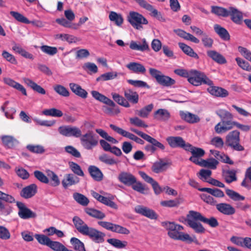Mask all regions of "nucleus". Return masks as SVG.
Returning a JSON list of instances; mask_svg holds the SVG:
<instances>
[{"label":"nucleus","instance_id":"f257e3e1","mask_svg":"<svg viewBox=\"0 0 251 251\" xmlns=\"http://www.w3.org/2000/svg\"><path fill=\"white\" fill-rule=\"evenodd\" d=\"M186 221L188 225L198 233H203L205 232V229L202 225L198 222L206 224L212 227H215L219 225V223L215 218L211 217L207 218L201 213L193 210L189 212L187 215Z\"/></svg>","mask_w":251,"mask_h":251},{"label":"nucleus","instance_id":"f03ea898","mask_svg":"<svg viewBox=\"0 0 251 251\" xmlns=\"http://www.w3.org/2000/svg\"><path fill=\"white\" fill-rule=\"evenodd\" d=\"M73 222L75 228L81 234L88 236L96 243H102L104 241V233L92 227L89 226L78 216H75Z\"/></svg>","mask_w":251,"mask_h":251},{"label":"nucleus","instance_id":"7ed1b4c3","mask_svg":"<svg viewBox=\"0 0 251 251\" xmlns=\"http://www.w3.org/2000/svg\"><path fill=\"white\" fill-rule=\"evenodd\" d=\"M162 225L168 230V235L171 238L182 241H192L188 234L180 232L184 229L182 226L170 222H163Z\"/></svg>","mask_w":251,"mask_h":251},{"label":"nucleus","instance_id":"20e7f679","mask_svg":"<svg viewBox=\"0 0 251 251\" xmlns=\"http://www.w3.org/2000/svg\"><path fill=\"white\" fill-rule=\"evenodd\" d=\"M118 179L120 182L125 185L131 186L132 188L141 194H145L146 188L140 181H137L136 177L129 172L123 171L118 175Z\"/></svg>","mask_w":251,"mask_h":251},{"label":"nucleus","instance_id":"39448f33","mask_svg":"<svg viewBox=\"0 0 251 251\" xmlns=\"http://www.w3.org/2000/svg\"><path fill=\"white\" fill-rule=\"evenodd\" d=\"M130 130L151 144L145 146V149L147 151L153 153L156 150V148L162 150L165 149V146L161 143L151 136L134 128H130Z\"/></svg>","mask_w":251,"mask_h":251},{"label":"nucleus","instance_id":"423d86ee","mask_svg":"<svg viewBox=\"0 0 251 251\" xmlns=\"http://www.w3.org/2000/svg\"><path fill=\"white\" fill-rule=\"evenodd\" d=\"M188 81L190 83L196 86L201 85L202 84L209 86L213 84V81L204 73L195 70L190 71V75Z\"/></svg>","mask_w":251,"mask_h":251},{"label":"nucleus","instance_id":"0eeeda50","mask_svg":"<svg viewBox=\"0 0 251 251\" xmlns=\"http://www.w3.org/2000/svg\"><path fill=\"white\" fill-rule=\"evenodd\" d=\"M128 22L136 29L141 30L143 25L148 24L147 19L142 14L134 11H130L127 17Z\"/></svg>","mask_w":251,"mask_h":251},{"label":"nucleus","instance_id":"6e6552de","mask_svg":"<svg viewBox=\"0 0 251 251\" xmlns=\"http://www.w3.org/2000/svg\"><path fill=\"white\" fill-rule=\"evenodd\" d=\"M80 143L83 147L88 150H92L98 144V139L92 131H89L79 136Z\"/></svg>","mask_w":251,"mask_h":251},{"label":"nucleus","instance_id":"1a4fd4ad","mask_svg":"<svg viewBox=\"0 0 251 251\" xmlns=\"http://www.w3.org/2000/svg\"><path fill=\"white\" fill-rule=\"evenodd\" d=\"M226 144L237 151H242L244 148L240 144V132L237 130L230 132L226 138Z\"/></svg>","mask_w":251,"mask_h":251},{"label":"nucleus","instance_id":"9d476101","mask_svg":"<svg viewBox=\"0 0 251 251\" xmlns=\"http://www.w3.org/2000/svg\"><path fill=\"white\" fill-rule=\"evenodd\" d=\"M150 75L155 78L157 82L164 86H170L175 83V80L168 76L163 75L162 73L153 68L149 69Z\"/></svg>","mask_w":251,"mask_h":251},{"label":"nucleus","instance_id":"9b49d317","mask_svg":"<svg viewBox=\"0 0 251 251\" xmlns=\"http://www.w3.org/2000/svg\"><path fill=\"white\" fill-rule=\"evenodd\" d=\"M186 151L191 152L192 155L189 158V160L197 165L200 164V158L205 154V151L199 148L195 147L189 143H187Z\"/></svg>","mask_w":251,"mask_h":251},{"label":"nucleus","instance_id":"f8f14e48","mask_svg":"<svg viewBox=\"0 0 251 251\" xmlns=\"http://www.w3.org/2000/svg\"><path fill=\"white\" fill-rule=\"evenodd\" d=\"M59 133L66 137L79 138L81 135V130L76 126H64L58 128Z\"/></svg>","mask_w":251,"mask_h":251},{"label":"nucleus","instance_id":"ddd939ff","mask_svg":"<svg viewBox=\"0 0 251 251\" xmlns=\"http://www.w3.org/2000/svg\"><path fill=\"white\" fill-rule=\"evenodd\" d=\"M16 205L19 209L18 215L21 218L28 219L36 217V214L28 208L24 203L17 201Z\"/></svg>","mask_w":251,"mask_h":251},{"label":"nucleus","instance_id":"4468645a","mask_svg":"<svg viewBox=\"0 0 251 251\" xmlns=\"http://www.w3.org/2000/svg\"><path fill=\"white\" fill-rule=\"evenodd\" d=\"M166 141L171 148H181L186 150L187 144L181 137L169 136L166 138Z\"/></svg>","mask_w":251,"mask_h":251},{"label":"nucleus","instance_id":"2eb2a0df","mask_svg":"<svg viewBox=\"0 0 251 251\" xmlns=\"http://www.w3.org/2000/svg\"><path fill=\"white\" fill-rule=\"evenodd\" d=\"M228 16H230L231 21L237 25H240L243 22V13L237 8L229 7L228 9Z\"/></svg>","mask_w":251,"mask_h":251},{"label":"nucleus","instance_id":"dca6fc26","mask_svg":"<svg viewBox=\"0 0 251 251\" xmlns=\"http://www.w3.org/2000/svg\"><path fill=\"white\" fill-rule=\"evenodd\" d=\"M139 174L145 181L151 185L155 194L158 195L162 192V188L159 186L158 183L152 177L149 176L144 172L140 171L139 172Z\"/></svg>","mask_w":251,"mask_h":251},{"label":"nucleus","instance_id":"f3484780","mask_svg":"<svg viewBox=\"0 0 251 251\" xmlns=\"http://www.w3.org/2000/svg\"><path fill=\"white\" fill-rule=\"evenodd\" d=\"M233 121L231 120L221 121L215 126V132L218 134L225 133L233 128Z\"/></svg>","mask_w":251,"mask_h":251},{"label":"nucleus","instance_id":"a211bd4d","mask_svg":"<svg viewBox=\"0 0 251 251\" xmlns=\"http://www.w3.org/2000/svg\"><path fill=\"white\" fill-rule=\"evenodd\" d=\"M134 210L137 213L141 214L151 219H156L157 218V215L155 212L147 207L137 205L135 207Z\"/></svg>","mask_w":251,"mask_h":251},{"label":"nucleus","instance_id":"6ab92c4d","mask_svg":"<svg viewBox=\"0 0 251 251\" xmlns=\"http://www.w3.org/2000/svg\"><path fill=\"white\" fill-rule=\"evenodd\" d=\"M37 185L35 184H31L24 188L20 193V195L25 199H29L34 196L37 193Z\"/></svg>","mask_w":251,"mask_h":251},{"label":"nucleus","instance_id":"aec40b11","mask_svg":"<svg viewBox=\"0 0 251 251\" xmlns=\"http://www.w3.org/2000/svg\"><path fill=\"white\" fill-rule=\"evenodd\" d=\"M217 209L221 213L226 215H231L235 213V208L230 204L220 203L216 205Z\"/></svg>","mask_w":251,"mask_h":251},{"label":"nucleus","instance_id":"412c9836","mask_svg":"<svg viewBox=\"0 0 251 251\" xmlns=\"http://www.w3.org/2000/svg\"><path fill=\"white\" fill-rule=\"evenodd\" d=\"M91 93L92 97L95 100L112 107L115 106V103L111 100L99 92L94 90L92 91Z\"/></svg>","mask_w":251,"mask_h":251},{"label":"nucleus","instance_id":"4be33fe9","mask_svg":"<svg viewBox=\"0 0 251 251\" xmlns=\"http://www.w3.org/2000/svg\"><path fill=\"white\" fill-rule=\"evenodd\" d=\"M126 67L132 72L137 74H144L146 72L145 67L142 64L137 62H130L126 65Z\"/></svg>","mask_w":251,"mask_h":251},{"label":"nucleus","instance_id":"5701e85b","mask_svg":"<svg viewBox=\"0 0 251 251\" xmlns=\"http://www.w3.org/2000/svg\"><path fill=\"white\" fill-rule=\"evenodd\" d=\"M169 163L162 159L155 162L152 167L151 170L155 173L158 174L165 171L168 168Z\"/></svg>","mask_w":251,"mask_h":251},{"label":"nucleus","instance_id":"b1692460","mask_svg":"<svg viewBox=\"0 0 251 251\" xmlns=\"http://www.w3.org/2000/svg\"><path fill=\"white\" fill-rule=\"evenodd\" d=\"M206 53L209 57L218 64H224L226 63L225 57L215 50H209L207 51Z\"/></svg>","mask_w":251,"mask_h":251},{"label":"nucleus","instance_id":"393cba45","mask_svg":"<svg viewBox=\"0 0 251 251\" xmlns=\"http://www.w3.org/2000/svg\"><path fill=\"white\" fill-rule=\"evenodd\" d=\"M207 91L212 95L218 97H226L228 95V91L222 88L212 85L207 89Z\"/></svg>","mask_w":251,"mask_h":251},{"label":"nucleus","instance_id":"a878e982","mask_svg":"<svg viewBox=\"0 0 251 251\" xmlns=\"http://www.w3.org/2000/svg\"><path fill=\"white\" fill-rule=\"evenodd\" d=\"M3 82L6 85L13 87L19 91L21 92V93L25 96L27 95L26 91L24 87L22 85L19 83H18L14 81L13 79L9 78V77H5L3 78Z\"/></svg>","mask_w":251,"mask_h":251},{"label":"nucleus","instance_id":"bb28decb","mask_svg":"<svg viewBox=\"0 0 251 251\" xmlns=\"http://www.w3.org/2000/svg\"><path fill=\"white\" fill-rule=\"evenodd\" d=\"M129 47L131 50L142 51L149 50V45L145 38L142 39L141 41V43L139 44H138L134 41H131L130 43Z\"/></svg>","mask_w":251,"mask_h":251},{"label":"nucleus","instance_id":"cd10ccee","mask_svg":"<svg viewBox=\"0 0 251 251\" xmlns=\"http://www.w3.org/2000/svg\"><path fill=\"white\" fill-rule=\"evenodd\" d=\"M79 178L73 174H67L62 181V185L65 188L75 185L78 183Z\"/></svg>","mask_w":251,"mask_h":251},{"label":"nucleus","instance_id":"c85d7f7f","mask_svg":"<svg viewBox=\"0 0 251 251\" xmlns=\"http://www.w3.org/2000/svg\"><path fill=\"white\" fill-rule=\"evenodd\" d=\"M180 117L182 119L190 124L197 123L200 121L199 117L189 112H180Z\"/></svg>","mask_w":251,"mask_h":251},{"label":"nucleus","instance_id":"c756f323","mask_svg":"<svg viewBox=\"0 0 251 251\" xmlns=\"http://www.w3.org/2000/svg\"><path fill=\"white\" fill-rule=\"evenodd\" d=\"M69 86L71 91L76 95L83 99H85L87 97L88 93L87 91L82 89L78 84L74 83H70Z\"/></svg>","mask_w":251,"mask_h":251},{"label":"nucleus","instance_id":"7c9ffc66","mask_svg":"<svg viewBox=\"0 0 251 251\" xmlns=\"http://www.w3.org/2000/svg\"><path fill=\"white\" fill-rule=\"evenodd\" d=\"M88 172L91 177L97 181L102 180L103 175L100 169L95 166H90L88 168Z\"/></svg>","mask_w":251,"mask_h":251},{"label":"nucleus","instance_id":"2f4dec72","mask_svg":"<svg viewBox=\"0 0 251 251\" xmlns=\"http://www.w3.org/2000/svg\"><path fill=\"white\" fill-rule=\"evenodd\" d=\"M23 81L25 84L31 88L33 91L42 95H45L46 94L45 90L31 79L25 77L23 78Z\"/></svg>","mask_w":251,"mask_h":251},{"label":"nucleus","instance_id":"473e14b6","mask_svg":"<svg viewBox=\"0 0 251 251\" xmlns=\"http://www.w3.org/2000/svg\"><path fill=\"white\" fill-rule=\"evenodd\" d=\"M174 31L179 37L184 38L185 40L190 41L194 43L199 44L200 40L193 36V35L187 33L183 30L180 29H175Z\"/></svg>","mask_w":251,"mask_h":251},{"label":"nucleus","instance_id":"72a5a7b5","mask_svg":"<svg viewBox=\"0 0 251 251\" xmlns=\"http://www.w3.org/2000/svg\"><path fill=\"white\" fill-rule=\"evenodd\" d=\"M109 126L114 131L116 132L117 133L123 136V137L127 138L130 140L134 141L136 136L134 134L128 132L122 129V128L119 127L114 125L110 124Z\"/></svg>","mask_w":251,"mask_h":251},{"label":"nucleus","instance_id":"f704fd0d","mask_svg":"<svg viewBox=\"0 0 251 251\" xmlns=\"http://www.w3.org/2000/svg\"><path fill=\"white\" fill-rule=\"evenodd\" d=\"M151 12L152 16L156 18L157 20L161 22H165V18L162 16L160 12H159L156 9L154 8L152 5L148 3L147 1L142 7Z\"/></svg>","mask_w":251,"mask_h":251},{"label":"nucleus","instance_id":"c9c22d12","mask_svg":"<svg viewBox=\"0 0 251 251\" xmlns=\"http://www.w3.org/2000/svg\"><path fill=\"white\" fill-rule=\"evenodd\" d=\"M154 119L161 121H166L170 118V113L165 109H159L154 112Z\"/></svg>","mask_w":251,"mask_h":251},{"label":"nucleus","instance_id":"e433bc0d","mask_svg":"<svg viewBox=\"0 0 251 251\" xmlns=\"http://www.w3.org/2000/svg\"><path fill=\"white\" fill-rule=\"evenodd\" d=\"M124 96L127 100L129 101L133 104L137 103L139 100V95L136 92L131 89H127L125 91Z\"/></svg>","mask_w":251,"mask_h":251},{"label":"nucleus","instance_id":"4c0bfd02","mask_svg":"<svg viewBox=\"0 0 251 251\" xmlns=\"http://www.w3.org/2000/svg\"><path fill=\"white\" fill-rule=\"evenodd\" d=\"M214 29L217 34L223 40L228 41L230 39V35L227 30L218 24L214 25Z\"/></svg>","mask_w":251,"mask_h":251},{"label":"nucleus","instance_id":"58836bf2","mask_svg":"<svg viewBox=\"0 0 251 251\" xmlns=\"http://www.w3.org/2000/svg\"><path fill=\"white\" fill-rule=\"evenodd\" d=\"M1 140L4 145L8 148H14L19 144L18 141L11 136H3Z\"/></svg>","mask_w":251,"mask_h":251},{"label":"nucleus","instance_id":"ea45409f","mask_svg":"<svg viewBox=\"0 0 251 251\" xmlns=\"http://www.w3.org/2000/svg\"><path fill=\"white\" fill-rule=\"evenodd\" d=\"M178 46L187 55L195 59L199 58V56L197 53H196L190 46L183 43H179Z\"/></svg>","mask_w":251,"mask_h":251},{"label":"nucleus","instance_id":"a19ab883","mask_svg":"<svg viewBox=\"0 0 251 251\" xmlns=\"http://www.w3.org/2000/svg\"><path fill=\"white\" fill-rule=\"evenodd\" d=\"M109 19L118 26H121L124 22V19L122 15L114 11H111L110 12L109 14Z\"/></svg>","mask_w":251,"mask_h":251},{"label":"nucleus","instance_id":"79ce46f5","mask_svg":"<svg viewBox=\"0 0 251 251\" xmlns=\"http://www.w3.org/2000/svg\"><path fill=\"white\" fill-rule=\"evenodd\" d=\"M218 163V160L212 158L207 160L201 159V162L199 165L208 167L212 169H215Z\"/></svg>","mask_w":251,"mask_h":251},{"label":"nucleus","instance_id":"37998d69","mask_svg":"<svg viewBox=\"0 0 251 251\" xmlns=\"http://www.w3.org/2000/svg\"><path fill=\"white\" fill-rule=\"evenodd\" d=\"M85 211L89 216L98 219H102L105 217L104 213L95 209L86 208Z\"/></svg>","mask_w":251,"mask_h":251},{"label":"nucleus","instance_id":"c03bdc74","mask_svg":"<svg viewBox=\"0 0 251 251\" xmlns=\"http://www.w3.org/2000/svg\"><path fill=\"white\" fill-rule=\"evenodd\" d=\"M199 190L201 192H206L217 198H223L225 196L224 192L217 188H201V189H199Z\"/></svg>","mask_w":251,"mask_h":251},{"label":"nucleus","instance_id":"a18cd8bd","mask_svg":"<svg viewBox=\"0 0 251 251\" xmlns=\"http://www.w3.org/2000/svg\"><path fill=\"white\" fill-rule=\"evenodd\" d=\"M73 198L78 203L82 206H87L89 202V201L86 197L79 193H74Z\"/></svg>","mask_w":251,"mask_h":251},{"label":"nucleus","instance_id":"49530a36","mask_svg":"<svg viewBox=\"0 0 251 251\" xmlns=\"http://www.w3.org/2000/svg\"><path fill=\"white\" fill-rule=\"evenodd\" d=\"M111 95L113 99L119 105L125 107H130V104L128 101L123 97L117 93H112Z\"/></svg>","mask_w":251,"mask_h":251},{"label":"nucleus","instance_id":"de8ad7c7","mask_svg":"<svg viewBox=\"0 0 251 251\" xmlns=\"http://www.w3.org/2000/svg\"><path fill=\"white\" fill-rule=\"evenodd\" d=\"M107 242L110 245L118 249L125 248L127 245V242L126 241H122L116 238L108 239H107Z\"/></svg>","mask_w":251,"mask_h":251},{"label":"nucleus","instance_id":"09e8293b","mask_svg":"<svg viewBox=\"0 0 251 251\" xmlns=\"http://www.w3.org/2000/svg\"><path fill=\"white\" fill-rule=\"evenodd\" d=\"M226 195L234 201H244L245 199V197L231 189L226 188Z\"/></svg>","mask_w":251,"mask_h":251},{"label":"nucleus","instance_id":"8fccbe9b","mask_svg":"<svg viewBox=\"0 0 251 251\" xmlns=\"http://www.w3.org/2000/svg\"><path fill=\"white\" fill-rule=\"evenodd\" d=\"M42 113L46 116L54 117H61L63 116L62 112L55 108L45 109L42 111Z\"/></svg>","mask_w":251,"mask_h":251},{"label":"nucleus","instance_id":"3c124183","mask_svg":"<svg viewBox=\"0 0 251 251\" xmlns=\"http://www.w3.org/2000/svg\"><path fill=\"white\" fill-rule=\"evenodd\" d=\"M211 12L219 16L226 17L228 16V9L225 8L212 6L211 7Z\"/></svg>","mask_w":251,"mask_h":251},{"label":"nucleus","instance_id":"603ef678","mask_svg":"<svg viewBox=\"0 0 251 251\" xmlns=\"http://www.w3.org/2000/svg\"><path fill=\"white\" fill-rule=\"evenodd\" d=\"M153 105L152 104H149L140 110L136 112V114L141 118H147L149 113L153 109Z\"/></svg>","mask_w":251,"mask_h":251},{"label":"nucleus","instance_id":"864d4df0","mask_svg":"<svg viewBox=\"0 0 251 251\" xmlns=\"http://www.w3.org/2000/svg\"><path fill=\"white\" fill-rule=\"evenodd\" d=\"M56 22L59 25L68 28L76 29L78 28V25L71 23V21L66 20L65 18L57 19Z\"/></svg>","mask_w":251,"mask_h":251},{"label":"nucleus","instance_id":"5fc2aeb1","mask_svg":"<svg viewBox=\"0 0 251 251\" xmlns=\"http://www.w3.org/2000/svg\"><path fill=\"white\" fill-rule=\"evenodd\" d=\"M216 113L220 117L221 121H232V119H233V115L232 114L226 110H218L216 112Z\"/></svg>","mask_w":251,"mask_h":251},{"label":"nucleus","instance_id":"6e6d98bb","mask_svg":"<svg viewBox=\"0 0 251 251\" xmlns=\"http://www.w3.org/2000/svg\"><path fill=\"white\" fill-rule=\"evenodd\" d=\"M118 75V73L116 72H110L103 74L97 78V81H107L113 79Z\"/></svg>","mask_w":251,"mask_h":251},{"label":"nucleus","instance_id":"4d7b16f0","mask_svg":"<svg viewBox=\"0 0 251 251\" xmlns=\"http://www.w3.org/2000/svg\"><path fill=\"white\" fill-rule=\"evenodd\" d=\"M41 51L50 56H53L58 52L56 47L49 46L48 45H43L40 47Z\"/></svg>","mask_w":251,"mask_h":251},{"label":"nucleus","instance_id":"13d9d810","mask_svg":"<svg viewBox=\"0 0 251 251\" xmlns=\"http://www.w3.org/2000/svg\"><path fill=\"white\" fill-rule=\"evenodd\" d=\"M70 242L75 250L85 251L84 244L78 239L73 237L71 239Z\"/></svg>","mask_w":251,"mask_h":251},{"label":"nucleus","instance_id":"bf43d9fd","mask_svg":"<svg viewBox=\"0 0 251 251\" xmlns=\"http://www.w3.org/2000/svg\"><path fill=\"white\" fill-rule=\"evenodd\" d=\"M53 90L59 95L67 97L70 95L69 91L63 85L57 84L53 86Z\"/></svg>","mask_w":251,"mask_h":251},{"label":"nucleus","instance_id":"052dcab7","mask_svg":"<svg viewBox=\"0 0 251 251\" xmlns=\"http://www.w3.org/2000/svg\"><path fill=\"white\" fill-rule=\"evenodd\" d=\"M47 177H49L51 181L50 185L53 187H56L60 184V180L58 176L52 171L49 170L47 172Z\"/></svg>","mask_w":251,"mask_h":251},{"label":"nucleus","instance_id":"680f3d73","mask_svg":"<svg viewBox=\"0 0 251 251\" xmlns=\"http://www.w3.org/2000/svg\"><path fill=\"white\" fill-rule=\"evenodd\" d=\"M10 14L19 22L26 24L30 23V21L27 18L18 12L12 11H10Z\"/></svg>","mask_w":251,"mask_h":251},{"label":"nucleus","instance_id":"e2e57ef3","mask_svg":"<svg viewBox=\"0 0 251 251\" xmlns=\"http://www.w3.org/2000/svg\"><path fill=\"white\" fill-rule=\"evenodd\" d=\"M224 177L226 182L227 183H230L237 179L236 172L233 170L225 172L224 174Z\"/></svg>","mask_w":251,"mask_h":251},{"label":"nucleus","instance_id":"0e129e2a","mask_svg":"<svg viewBox=\"0 0 251 251\" xmlns=\"http://www.w3.org/2000/svg\"><path fill=\"white\" fill-rule=\"evenodd\" d=\"M57 38L60 39L63 41H67L69 43H75L77 41L76 37L68 34H59L56 35Z\"/></svg>","mask_w":251,"mask_h":251},{"label":"nucleus","instance_id":"69168bd1","mask_svg":"<svg viewBox=\"0 0 251 251\" xmlns=\"http://www.w3.org/2000/svg\"><path fill=\"white\" fill-rule=\"evenodd\" d=\"M112 232L126 235H127L130 233L129 230L126 227L115 224L113 225Z\"/></svg>","mask_w":251,"mask_h":251},{"label":"nucleus","instance_id":"338daca9","mask_svg":"<svg viewBox=\"0 0 251 251\" xmlns=\"http://www.w3.org/2000/svg\"><path fill=\"white\" fill-rule=\"evenodd\" d=\"M99 158L100 161L109 165H113L118 163L113 158L108 156L106 154L100 155Z\"/></svg>","mask_w":251,"mask_h":251},{"label":"nucleus","instance_id":"774afa93","mask_svg":"<svg viewBox=\"0 0 251 251\" xmlns=\"http://www.w3.org/2000/svg\"><path fill=\"white\" fill-rule=\"evenodd\" d=\"M48 247L54 251H62L65 246L59 242L50 240Z\"/></svg>","mask_w":251,"mask_h":251}]
</instances>
